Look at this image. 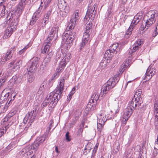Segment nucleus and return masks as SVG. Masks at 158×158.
Here are the masks:
<instances>
[{
    "mask_svg": "<svg viewBox=\"0 0 158 158\" xmlns=\"http://www.w3.org/2000/svg\"><path fill=\"white\" fill-rule=\"evenodd\" d=\"M65 80L64 77H62L60 80L59 85L48 96V99L49 102V106L50 107H54L60 99L64 89Z\"/></svg>",
    "mask_w": 158,
    "mask_h": 158,
    "instance_id": "nucleus-1",
    "label": "nucleus"
},
{
    "mask_svg": "<svg viewBox=\"0 0 158 158\" xmlns=\"http://www.w3.org/2000/svg\"><path fill=\"white\" fill-rule=\"evenodd\" d=\"M76 23L72 22L70 21L67 27L66 30L64 32L62 35V40L65 42L66 45V49L68 50L72 45L73 41L75 38L76 35L75 33H72L71 35V31L75 27V25Z\"/></svg>",
    "mask_w": 158,
    "mask_h": 158,
    "instance_id": "nucleus-2",
    "label": "nucleus"
},
{
    "mask_svg": "<svg viewBox=\"0 0 158 158\" xmlns=\"http://www.w3.org/2000/svg\"><path fill=\"white\" fill-rule=\"evenodd\" d=\"M37 114L36 107H34L30 111L26 114L23 120V123L26 124L27 123L26 126L25 130H27V127H28L31 125V123H32L34 121Z\"/></svg>",
    "mask_w": 158,
    "mask_h": 158,
    "instance_id": "nucleus-3",
    "label": "nucleus"
},
{
    "mask_svg": "<svg viewBox=\"0 0 158 158\" xmlns=\"http://www.w3.org/2000/svg\"><path fill=\"white\" fill-rule=\"evenodd\" d=\"M141 18V16L138 15V14L134 16L129 28L126 33V35H130L131 34V31L135 27V25L139 22Z\"/></svg>",
    "mask_w": 158,
    "mask_h": 158,
    "instance_id": "nucleus-4",
    "label": "nucleus"
},
{
    "mask_svg": "<svg viewBox=\"0 0 158 158\" xmlns=\"http://www.w3.org/2000/svg\"><path fill=\"white\" fill-rule=\"evenodd\" d=\"M133 109L130 106H127L125 110L124 114L121 118L123 124L125 125L129 118L132 113Z\"/></svg>",
    "mask_w": 158,
    "mask_h": 158,
    "instance_id": "nucleus-5",
    "label": "nucleus"
},
{
    "mask_svg": "<svg viewBox=\"0 0 158 158\" xmlns=\"http://www.w3.org/2000/svg\"><path fill=\"white\" fill-rule=\"evenodd\" d=\"M99 96L98 92H95L94 93L87 104V107L91 110L93 109L92 108L97 103V102L99 99Z\"/></svg>",
    "mask_w": 158,
    "mask_h": 158,
    "instance_id": "nucleus-6",
    "label": "nucleus"
},
{
    "mask_svg": "<svg viewBox=\"0 0 158 158\" xmlns=\"http://www.w3.org/2000/svg\"><path fill=\"white\" fill-rule=\"evenodd\" d=\"M112 81L109 80L102 86L101 89V94L104 95L107 94L108 91L114 87V84H112Z\"/></svg>",
    "mask_w": 158,
    "mask_h": 158,
    "instance_id": "nucleus-7",
    "label": "nucleus"
},
{
    "mask_svg": "<svg viewBox=\"0 0 158 158\" xmlns=\"http://www.w3.org/2000/svg\"><path fill=\"white\" fill-rule=\"evenodd\" d=\"M91 30L90 27H86V31L84 32L82 37V42L81 44V48H83L89 40Z\"/></svg>",
    "mask_w": 158,
    "mask_h": 158,
    "instance_id": "nucleus-8",
    "label": "nucleus"
},
{
    "mask_svg": "<svg viewBox=\"0 0 158 158\" xmlns=\"http://www.w3.org/2000/svg\"><path fill=\"white\" fill-rule=\"evenodd\" d=\"M17 27L16 23H15L14 25H11L9 27H8L5 31V33L3 36V38L7 39L9 37Z\"/></svg>",
    "mask_w": 158,
    "mask_h": 158,
    "instance_id": "nucleus-9",
    "label": "nucleus"
},
{
    "mask_svg": "<svg viewBox=\"0 0 158 158\" xmlns=\"http://www.w3.org/2000/svg\"><path fill=\"white\" fill-rule=\"evenodd\" d=\"M156 71V69L155 68H151V67L149 68V67L147 70L144 79L146 81H148L154 75Z\"/></svg>",
    "mask_w": 158,
    "mask_h": 158,
    "instance_id": "nucleus-10",
    "label": "nucleus"
},
{
    "mask_svg": "<svg viewBox=\"0 0 158 158\" xmlns=\"http://www.w3.org/2000/svg\"><path fill=\"white\" fill-rule=\"evenodd\" d=\"M58 30L57 27H53L52 28L48 37L47 39L48 41H51L53 39L55 40L57 39Z\"/></svg>",
    "mask_w": 158,
    "mask_h": 158,
    "instance_id": "nucleus-11",
    "label": "nucleus"
},
{
    "mask_svg": "<svg viewBox=\"0 0 158 158\" xmlns=\"http://www.w3.org/2000/svg\"><path fill=\"white\" fill-rule=\"evenodd\" d=\"M45 140V137L44 136L37 138L34 143L31 145V149H33L35 151H36L38 149L40 144L43 142Z\"/></svg>",
    "mask_w": 158,
    "mask_h": 158,
    "instance_id": "nucleus-12",
    "label": "nucleus"
},
{
    "mask_svg": "<svg viewBox=\"0 0 158 158\" xmlns=\"http://www.w3.org/2000/svg\"><path fill=\"white\" fill-rule=\"evenodd\" d=\"M22 61L21 60H18L15 63V61H13L9 64L8 66L11 67L14 65L12 70L14 72H15L19 70L20 66L22 65Z\"/></svg>",
    "mask_w": 158,
    "mask_h": 158,
    "instance_id": "nucleus-13",
    "label": "nucleus"
},
{
    "mask_svg": "<svg viewBox=\"0 0 158 158\" xmlns=\"http://www.w3.org/2000/svg\"><path fill=\"white\" fill-rule=\"evenodd\" d=\"M143 44V41L141 40H138L133 45V48L132 50H131V56L132 55H133L135 52L138 50V49L140 46Z\"/></svg>",
    "mask_w": 158,
    "mask_h": 158,
    "instance_id": "nucleus-14",
    "label": "nucleus"
},
{
    "mask_svg": "<svg viewBox=\"0 0 158 158\" xmlns=\"http://www.w3.org/2000/svg\"><path fill=\"white\" fill-rule=\"evenodd\" d=\"M58 6L60 10L69 9V6L65 0H58Z\"/></svg>",
    "mask_w": 158,
    "mask_h": 158,
    "instance_id": "nucleus-15",
    "label": "nucleus"
},
{
    "mask_svg": "<svg viewBox=\"0 0 158 158\" xmlns=\"http://www.w3.org/2000/svg\"><path fill=\"white\" fill-rule=\"evenodd\" d=\"M110 49L112 53L114 54L118 53L120 51V47H119L118 43H114L110 46Z\"/></svg>",
    "mask_w": 158,
    "mask_h": 158,
    "instance_id": "nucleus-16",
    "label": "nucleus"
},
{
    "mask_svg": "<svg viewBox=\"0 0 158 158\" xmlns=\"http://www.w3.org/2000/svg\"><path fill=\"white\" fill-rule=\"evenodd\" d=\"M63 58L60 62V64H64L66 65L67 62H69L71 58V54L69 53H68L66 54H63Z\"/></svg>",
    "mask_w": 158,
    "mask_h": 158,
    "instance_id": "nucleus-17",
    "label": "nucleus"
},
{
    "mask_svg": "<svg viewBox=\"0 0 158 158\" xmlns=\"http://www.w3.org/2000/svg\"><path fill=\"white\" fill-rule=\"evenodd\" d=\"M103 111L100 113L99 114L98 116L97 123H104L107 120V118H106L105 115L103 113Z\"/></svg>",
    "mask_w": 158,
    "mask_h": 158,
    "instance_id": "nucleus-18",
    "label": "nucleus"
},
{
    "mask_svg": "<svg viewBox=\"0 0 158 158\" xmlns=\"http://www.w3.org/2000/svg\"><path fill=\"white\" fill-rule=\"evenodd\" d=\"M158 14L155 10H150L148 11L146 14L145 17L150 19H153L155 20L156 19V17H157Z\"/></svg>",
    "mask_w": 158,
    "mask_h": 158,
    "instance_id": "nucleus-19",
    "label": "nucleus"
},
{
    "mask_svg": "<svg viewBox=\"0 0 158 158\" xmlns=\"http://www.w3.org/2000/svg\"><path fill=\"white\" fill-rule=\"evenodd\" d=\"M145 21H146L145 25V28L147 29L154 23L156 20L153 19H150L148 17H145Z\"/></svg>",
    "mask_w": 158,
    "mask_h": 158,
    "instance_id": "nucleus-20",
    "label": "nucleus"
},
{
    "mask_svg": "<svg viewBox=\"0 0 158 158\" xmlns=\"http://www.w3.org/2000/svg\"><path fill=\"white\" fill-rule=\"evenodd\" d=\"M14 47L13 48H10L7 52L4 57V60L7 61L11 58L14 51Z\"/></svg>",
    "mask_w": 158,
    "mask_h": 158,
    "instance_id": "nucleus-21",
    "label": "nucleus"
},
{
    "mask_svg": "<svg viewBox=\"0 0 158 158\" xmlns=\"http://www.w3.org/2000/svg\"><path fill=\"white\" fill-rule=\"evenodd\" d=\"M79 11L78 10H76L73 13L70 21L72 22L76 23L79 19Z\"/></svg>",
    "mask_w": 158,
    "mask_h": 158,
    "instance_id": "nucleus-22",
    "label": "nucleus"
},
{
    "mask_svg": "<svg viewBox=\"0 0 158 158\" xmlns=\"http://www.w3.org/2000/svg\"><path fill=\"white\" fill-rule=\"evenodd\" d=\"M21 81V78L17 76H14L12 77L11 79H10L9 81V82L12 83V85H13L14 84H19L20 82Z\"/></svg>",
    "mask_w": 158,
    "mask_h": 158,
    "instance_id": "nucleus-23",
    "label": "nucleus"
},
{
    "mask_svg": "<svg viewBox=\"0 0 158 158\" xmlns=\"http://www.w3.org/2000/svg\"><path fill=\"white\" fill-rule=\"evenodd\" d=\"M93 146V144L91 143H89L86 145L83 151V153L85 155H87L90 152Z\"/></svg>",
    "mask_w": 158,
    "mask_h": 158,
    "instance_id": "nucleus-24",
    "label": "nucleus"
},
{
    "mask_svg": "<svg viewBox=\"0 0 158 158\" xmlns=\"http://www.w3.org/2000/svg\"><path fill=\"white\" fill-rule=\"evenodd\" d=\"M47 44L44 46L43 50L42 51V52L43 53H48L50 47L51 46V43L50 42V41H48L47 40H46Z\"/></svg>",
    "mask_w": 158,
    "mask_h": 158,
    "instance_id": "nucleus-25",
    "label": "nucleus"
},
{
    "mask_svg": "<svg viewBox=\"0 0 158 158\" xmlns=\"http://www.w3.org/2000/svg\"><path fill=\"white\" fill-rule=\"evenodd\" d=\"M137 98H133L131 102L128 104V106L132 107L133 109L137 108V104H136Z\"/></svg>",
    "mask_w": 158,
    "mask_h": 158,
    "instance_id": "nucleus-26",
    "label": "nucleus"
},
{
    "mask_svg": "<svg viewBox=\"0 0 158 158\" xmlns=\"http://www.w3.org/2000/svg\"><path fill=\"white\" fill-rule=\"evenodd\" d=\"M108 60L105 59H103L101 61L99 65V67L101 69L105 68L108 64Z\"/></svg>",
    "mask_w": 158,
    "mask_h": 158,
    "instance_id": "nucleus-27",
    "label": "nucleus"
},
{
    "mask_svg": "<svg viewBox=\"0 0 158 158\" xmlns=\"http://www.w3.org/2000/svg\"><path fill=\"white\" fill-rule=\"evenodd\" d=\"M112 52L111 50L109 49V50H107L104 54L105 59L109 60L110 61V59L111 58L112 56L111 54Z\"/></svg>",
    "mask_w": 158,
    "mask_h": 158,
    "instance_id": "nucleus-28",
    "label": "nucleus"
},
{
    "mask_svg": "<svg viewBox=\"0 0 158 158\" xmlns=\"http://www.w3.org/2000/svg\"><path fill=\"white\" fill-rule=\"evenodd\" d=\"M52 0H41V4L43 6L44 5V9H46L50 4Z\"/></svg>",
    "mask_w": 158,
    "mask_h": 158,
    "instance_id": "nucleus-29",
    "label": "nucleus"
},
{
    "mask_svg": "<svg viewBox=\"0 0 158 158\" xmlns=\"http://www.w3.org/2000/svg\"><path fill=\"white\" fill-rule=\"evenodd\" d=\"M120 78V75L119 74L114 75V77L113 78H110L109 80H111V81H112V84H114V86L118 82Z\"/></svg>",
    "mask_w": 158,
    "mask_h": 158,
    "instance_id": "nucleus-30",
    "label": "nucleus"
},
{
    "mask_svg": "<svg viewBox=\"0 0 158 158\" xmlns=\"http://www.w3.org/2000/svg\"><path fill=\"white\" fill-rule=\"evenodd\" d=\"M39 59L37 57H34L32 58L30 61L28 62V64H32L34 65L37 66L38 65Z\"/></svg>",
    "mask_w": 158,
    "mask_h": 158,
    "instance_id": "nucleus-31",
    "label": "nucleus"
},
{
    "mask_svg": "<svg viewBox=\"0 0 158 158\" xmlns=\"http://www.w3.org/2000/svg\"><path fill=\"white\" fill-rule=\"evenodd\" d=\"M27 64L29 66L28 68H27L28 71L30 73L33 72L37 67V66L31 63L30 64H28V63Z\"/></svg>",
    "mask_w": 158,
    "mask_h": 158,
    "instance_id": "nucleus-32",
    "label": "nucleus"
},
{
    "mask_svg": "<svg viewBox=\"0 0 158 158\" xmlns=\"http://www.w3.org/2000/svg\"><path fill=\"white\" fill-rule=\"evenodd\" d=\"M153 111L155 116L158 115V102L157 101H155L154 103Z\"/></svg>",
    "mask_w": 158,
    "mask_h": 158,
    "instance_id": "nucleus-33",
    "label": "nucleus"
},
{
    "mask_svg": "<svg viewBox=\"0 0 158 158\" xmlns=\"http://www.w3.org/2000/svg\"><path fill=\"white\" fill-rule=\"evenodd\" d=\"M142 93V90L140 89H139L136 90L134 96V98H136L138 100L140 97Z\"/></svg>",
    "mask_w": 158,
    "mask_h": 158,
    "instance_id": "nucleus-34",
    "label": "nucleus"
},
{
    "mask_svg": "<svg viewBox=\"0 0 158 158\" xmlns=\"http://www.w3.org/2000/svg\"><path fill=\"white\" fill-rule=\"evenodd\" d=\"M65 67V64H60V65L57 68L56 73H58V74H60V73L62 70Z\"/></svg>",
    "mask_w": 158,
    "mask_h": 158,
    "instance_id": "nucleus-35",
    "label": "nucleus"
},
{
    "mask_svg": "<svg viewBox=\"0 0 158 158\" xmlns=\"http://www.w3.org/2000/svg\"><path fill=\"white\" fill-rule=\"evenodd\" d=\"M27 0H21L18 5V7L19 9L21 10L23 9L25 5L26 4L25 2H26Z\"/></svg>",
    "mask_w": 158,
    "mask_h": 158,
    "instance_id": "nucleus-36",
    "label": "nucleus"
},
{
    "mask_svg": "<svg viewBox=\"0 0 158 158\" xmlns=\"http://www.w3.org/2000/svg\"><path fill=\"white\" fill-rule=\"evenodd\" d=\"M34 80L33 74L32 73L29 72L27 77V81L30 83H31Z\"/></svg>",
    "mask_w": 158,
    "mask_h": 158,
    "instance_id": "nucleus-37",
    "label": "nucleus"
},
{
    "mask_svg": "<svg viewBox=\"0 0 158 158\" xmlns=\"http://www.w3.org/2000/svg\"><path fill=\"white\" fill-rule=\"evenodd\" d=\"M8 117H5L3 119L1 122V124L5 126H6L8 127Z\"/></svg>",
    "mask_w": 158,
    "mask_h": 158,
    "instance_id": "nucleus-38",
    "label": "nucleus"
},
{
    "mask_svg": "<svg viewBox=\"0 0 158 158\" xmlns=\"http://www.w3.org/2000/svg\"><path fill=\"white\" fill-rule=\"evenodd\" d=\"M8 127L5 126L3 127L0 129V137H1L4 133L6 132V130L8 128Z\"/></svg>",
    "mask_w": 158,
    "mask_h": 158,
    "instance_id": "nucleus-39",
    "label": "nucleus"
},
{
    "mask_svg": "<svg viewBox=\"0 0 158 158\" xmlns=\"http://www.w3.org/2000/svg\"><path fill=\"white\" fill-rule=\"evenodd\" d=\"M60 15L62 17L65 16L67 15V13L69 11V9H67L63 10L62 9H60Z\"/></svg>",
    "mask_w": 158,
    "mask_h": 158,
    "instance_id": "nucleus-40",
    "label": "nucleus"
},
{
    "mask_svg": "<svg viewBox=\"0 0 158 158\" xmlns=\"http://www.w3.org/2000/svg\"><path fill=\"white\" fill-rule=\"evenodd\" d=\"M84 125V123H82V124L81 125L80 128L78 130L77 133V135L79 136L82 135V132L83 129Z\"/></svg>",
    "mask_w": 158,
    "mask_h": 158,
    "instance_id": "nucleus-41",
    "label": "nucleus"
},
{
    "mask_svg": "<svg viewBox=\"0 0 158 158\" xmlns=\"http://www.w3.org/2000/svg\"><path fill=\"white\" fill-rule=\"evenodd\" d=\"M51 53H49L47 55L44 60V62L45 64L49 62L51 60V58L52 56Z\"/></svg>",
    "mask_w": 158,
    "mask_h": 158,
    "instance_id": "nucleus-42",
    "label": "nucleus"
},
{
    "mask_svg": "<svg viewBox=\"0 0 158 158\" xmlns=\"http://www.w3.org/2000/svg\"><path fill=\"white\" fill-rule=\"evenodd\" d=\"M0 8L2 9V11L1 15L2 16H5L7 13V11L5 9V6H1Z\"/></svg>",
    "mask_w": 158,
    "mask_h": 158,
    "instance_id": "nucleus-43",
    "label": "nucleus"
},
{
    "mask_svg": "<svg viewBox=\"0 0 158 158\" xmlns=\"http://www.w3.org/2000/svg\"><path fill=\"white\" fill-rule=\"evenodd\" d=\"M104 123H97V128L98 131L101 134L102 130L104 126Z\"/></svg>",
    "mask_w": 158,
    "mask_h": 158,
    "instance_id": "nucleus-44",
    "label": "nucleus"
},
{
    "mask_svg": "<svg viewBox=\"0 0 158 158\" xmlns=\"http://www.w3.org/2000/svg\"><path fill=\"white\" fill-rule=\"evenodd\" d=\"M48 96L46 99L44 100L41 105V107L42 108H44L47 106L48 103H49V101L48 99Z\"/></svg>",
    "mask_w": 158,
    "mask_h": 158,
    "instance_id": "nucleus-45",
    "label": "nucleus"
},
{
    "mask_svg": "<svg viewBox=\"0 0 158 158\" xmlns=\"http://www.w3.org/2000/svg\"><path fill=\"white\" fill-rule=\"evenodd\" d=\"M0 104H1L0 103ZM7 108V107H6V106L0 105V112L2 113H4L6 111Z\"/></svg>",
    "mask_w": 158,
    "mask_h": 158,
    "instance_id": "nucleus-46",
    "label": "nucleus"
},
{
    "mask_svg": "<svg viewBox=\"0 0 158 158\" xmlns=\"http://www.w3.org/2000/svg\"><path fill=\"white\" fill-rule=\"evenodd\" d=\"M96 6V5L94 4L93 6H88V10L87 12H89L91 11H94L95 10V7Z\"/></svg>",
    "mask_w": 158,
    "mask_h": 158,
    "instance_id": "nucleus-47",
    "label": "nucleus"
},
{
    "mask_svg": "<svg viewBox=\"0 0 158 158\" xmlns=\"http://www.w3.org/2000/svg\"><path fill=\"white\" fill-rule=\"evenodd\" d=\"M27 150H26V148H23L19 152V154L20 155H26L27 153Z\"/></svg>",
    "mask_w": 158,
    "mask_h": 158,
    "instance_id": "nucleus-48",
    "label": "nucleus"
},
{
    "mask_svg": "<svg viewBox=\"0 0 158 158\" xmlns=\"http://www.w3.org/2000/svg\"><path fill=\"white\" fill-rule=\"evenodd\" d=\"M46 25L43 22H38L37 23V26L40 27V29L41 27L43 28Z\"/></svg>",
    "mask_w": 158,
    "mask_h": 158,
    "instance_id": "nucleus-49",
    "label": "nucleus"
},
{
    "mask_svg": "<svg viewBox=\"0 0 158 158\" xmlns=\"http://www.w3.org/2000/svg\"><path fill=\"white\" fill-rule=\"evenodd\" d=\"M29 44L26 45L24 48H23L22 49L20 50L19 52V54L21 55L23 54L29 47Z\"/></svg>",
    "mask_w": 158,
    "mask_h": 158,
    "instance_id": "nucleus-50",
    "label": "nucleus"
},
{
    "mask_svg": "<svg viewBox=\"0 0 158 158\" xmlns=\"http://www.w3.org/2000/svg\"><path fill=\"white\" fill-rule=\"evenodd\" d=\"M6 81V79L4 78L0 80V89H1L3 85L4 84Z\"/></svg>",
    "mask_w": 158,
    "mask_h": 158,
    "instance_id": "nucleus-51",
    "label": "nucleus"
},
{
    "mask_svg": "<svg viewBox=\"0 0 158 158\" xmlns=\"http://www.w3.org/2000/svg\"><path fill=\"white\" fill-rule=\"evenodd\" d=\"M119 145L118 144H118H117L116 143L114 145V150L116 153L117 152H118L119 151Z\"/></svg>",
    "mask_w": 158,
    "mask_h": 158,
    "instance_id": "nucleus-52",
    "label": "nucleus"
},
{
    "mask_svg": "<svg viewBox=\"0 0 158 158\" xmlns=\"http://www.w3.org/2000/svg\"><path fill=\"white\" fill-rule=\"evenodd\" d=\"M52 11V10L51 9H50L48 11L45 15L44 18H45L46 19H48L49 17L51 14Z\"/></svg>",
    "mask_w": 158,
    "mask_h": 158,
    "instance_id": "nucleus-53",
    "label": "nucleus"
},
{
    "mask_svg": "<svg viewBox=\"0 0 158 158\" xmlns=\"http://www.w3.org/2000/svg\"><path fill=\"white\" fill-rule=\"evenodd\" d=\"M155 125L156 128L158 129V115L156 116H155Z\"/></svg>",
    "mask_w": 158,
    "mask_h": 158,
    "instance_id": "nucleus-54",
    "label": "nucleus"
},
{
    "mask_svg": "<svg viewBox=\"0 0 158 158\" xmlns=\"http://www.w3.org/2000/svg\"><path fill=\"white\" fill-rule=\"evenodd\" d=\"M95 13H91V12H88V18H89V19H90V18H91V19H94L95 15Z\"/></svg>",
    "mask_w": 158,
    "mask_h": 158,
    "instance_id": "nucleus-55",
    "label": "nucleus"
},
{
    "mask_svg": "<svg viewBox=\"0 0 158 158\" xmlns=\"http://www.w3.org/2000/svg\"><path fill=\"white\" fill-rule=\"evenodd\" d=\"M12 13H9L8 14H7L5 16L6 17V20L10 21L11 18Z\"/></svg>",
    "mask_w": 158,
    "mask_h": 158,
    "instance_id": "nucleus-56",
    "label": "nucleus"
},
{
    "mask_svg": "<svg viewBox=\"0 0 158 158\" xmlns=\"http://www.w3.org/2000/svg\"><path fill=\"white\" fill-rule=\"evenodd\" d=\"M69 134V132H67L65 134L66 139L68 142H69L71 140V139L70 138Z\"/></svg>",
    "mask_w": 158,
    "mask_h": 158,
    "instance_id": "nucleus-57",
    "label": "nucleus"
},
{
    "mask_svg": "<svg viewBox=\"0 0 158 158\" xmlns=\"http://www.w3.org/2000/svg\"><path fill=\"white\" fill-rule=\"evenodd\" d=\"M158 34V27L156 28V29L153 32L152 34L153 36L155 37Z\"/></svg>",
    "mask_w": 158,
    "mask_h": 158,
    "instance_id": "nucleus-58",
    "label": "nucleus"
},
{
    "mask_svg": "<svg viewBox=\"0 0 158 158\" xmlns=\"http://www.w3.org/2000/svg\"><path fill=\"white\" fill-rule=\"evenodd\" d=\"M49 127L47 128V131H48L49 132L52 127V124L53 123V121L52 120H51L49 122Z\"/></svg>",
    "mask_w": 158,
    "mask_h": 158,
    "instance_id": "nucleus-59",
    "label": "nucleus"
},
{
    "mask_svg": "<svg viewBox=\"0 0 158 158\" xmlns=\"http://www.w3.org/2000/svg\"><path fill=\"white\" fill-rule=\"evenodd\" d=\"M42 6V5H41V4H40V6L39 7L38 10L35 11V13L38 14H40L41 12Z\"/></svg>",
    "mask_w": 158,
    "mask_h": 158,
    "instance_id": "nucleus-60",
    "label": "nucleus"
},
{
    "mask_svg": "<svg viewBox=\"0 0 158 158\" xmlns=\"http://www.w3.org/2000/svg\"><path fill=\"white\" fill-rule=\"evenodd\" d=\"M45 87H46V86L44 84V83L42 84L39 88V91H41V90H42L44 89L45 88Z\"/></svg>",
    "mask_w": 158,
    "mask_h": 158,
    "instance_id": "nucleus-61",
    "label": "nucleus"
},
{
    "mask_svg": "<svg viewBox=\"0 0 158 158\" xmlns=\"http://www.w3.org/2000/svg\"><path fill=\"white\" fill-rule=\"evenodd\" d=\"M37 20L35 19L32 17L31 19L30 22V24L31 25H33Z\"/></svg>",
    "mask_w": 158,
    "mask_h": 158,
    "instance_id": "nucleus-62",
    "label": "nucleus"
},
{
    "mask_svg": "<svg viewBox=\"0 0 158 158\" xmlns=\"http://www.w3.org/2000/svg\"><path fill=\"white\" fill-rule=\"evenodd\" d=\"M9 23L10 21L6 20L2 24V25L3 27H5L6 25L8 24H9Z\"/></svg>",
    "mask_w": 158,
    "mask_h": 158,
    "instance_id": "nucleus-63",
    "label": "nucleus"
},
{
    "mask_svg": "<svg viewBox=\"0 0 158 158\" xmlns=\"http://www.w3.org/2000/svg\"><path fill=\"white\" fill-rule=\"evenodd\" d=\"M39 17L38 14H36L35 12L33 14L32 18L37 20Z\"/></svg>",
    "mask_w": 158,
    "mask_h": 158,
    "instance_id": "nucleus-64",
    "label": "nucleus"
}]
</instances>
